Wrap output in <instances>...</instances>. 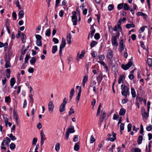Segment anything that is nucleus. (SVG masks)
<instances>
[{
    "label": "nucleus",
    "instance_id": "obj_1",
    "mask_svg": "<svg viewBox=\"0 0 152 152\" xmlns=\"http://www.w3.org/2000/svg\"><path fill=\"white\" fill-rule=\"evenodd\" d=\"M121 94L122 96L125 97H127V95L129 94V88L124 85H122L121 86Z\"/></svg>",
    "mask_w": 152,
    "mask_h": 152
},
{
    "label": "nucleus",
    "instance_id": "obj_2",
    "mask_svg": "<svg viewBox=\"0 0 152 152\" xmlns=\"http://www.w3.org/2000/svg\"><path fill=\"white\" fill-rule=\"evenodd\" d=\"M48 110L50 113L52 114L53 113V110L54 107V106L53 104V102L52 101H50L49 102L48 105Z\"/></svg>",
    "mask_w": 152,
    "mask_h": 152
},
{
    "label": "nucleus",
    "instance_id": "obj_3",
    "mask_svg": "<svg viewBox=\"0 0 152 152\" xmlns=\"http://www.w3.org/2000/svg\"><path fill=\"white\" fill-rule=\"evenodd\" d=\"M117 36H113L112 37L111 42L112 45L113 46L117 47L118 45V44L117 40Z\"/></svg>",
    "mask_w": 152,
    "mask_h": 152
},
{
    "label": "nucleus",
    "instance_id": "obj_4",
    "mask_svg": "<svg viewBox=\"0 0 152 152\" xmlns=\"http://www.w3.org/2000/svg\"><path fill=\"white\" fill-rule=\"evenodd\" d=\"M132 62L129 61L127 64L126 65L122 64L121 65V67L124 70H126L132 66Z\"/></svg>",
    "mask_w": 152,
    "mask_h": 152
},
{
    "label": "nucleus",
    "instance_id": "obj_5",
    "mask_svg": "<svg viewBox=\"0 0 152 152\" xmlns=\"http://www.w3.org/2000/svg\"><path fill=\"white\" fill-rule=\"evenodd\" d=\"M141 113L142 115V118L143 119L147 118L149 116V113L148 112L146 113L145 111V109L142 107L141 110Z\"/></svg>",
    "mask_w": 152,
    "mask_h": 152
},
{
    "label": "nucleus",
    "instance_id": "obj_6",
    "mask_svg": "<svg viewBox=\"0 0 152 152\" xmlns=\"http://www.w3.org/2000/svg\"><path fill=\"white\" fill-rule=\"evenodd\" d=\"M125 47V45H124V40L121 39L119 42V51L120 52L122 51Z\"/></svg>",
    "mask_w": 152,
    "mask_h": 152
},
{
    "label": "nucleus",
    "instance_id": "obj_7",
    "mask_svg": "<svg viewBox=\"0 0 152 152\" xmlns=\"http://www.w3.org/2000/svg\"><path fill=\"white\" fill-rule=\"evenodd\" d=\"M10 59L8 58H4V60L6 62L5 64V67L6 68H8L11 67V64L10 63Z\"/></svg>",
    "mask_w": 152,
    "mask_h": 152
},
{
    "label": "nucleus",
    "instance_id": "obj_8",
    "mask_svg": "<svg viewBox=\"0 0 152 152\" xmlns=\"http://www.w3.org/2000/svg\"><path fill=\"white\" fill-rule=\"evenodd\" d=\"M72 37L71 34L70 33H69L66 35V40L68 43L69 44H71L72 42L71 39Z\"/></svg>",
    "mask_w": 152,
    "mask_h": 152
},
{
    "label": "nucleus",
    "instance_id": "obj_9",
    "mask_svg": "<svg viewBox=\"0 0 152 152\" xmlns=\"http://www.w3.org/2000/svg\"><path fill=\"white\" fill-rule=\"evenodd\" d=\"M72 20L73 25L75 26L77 24V18L76 15H73L72 17Z\"/></svg>",
    "mask_w": 152,
    "mask_h": 152
},
{
    "label": "nucleus",
    "instance_id": "obj_10",
    "mask_svg": "<svg viewBox=\"0 0 152 152\" xmlns=\"http://www.w3.org/2000/svg\"><path fill=\"white\" fill-rule=\"evenodd\" d=\"M103 79L102 74L100 73L96 77V80L98 85L99 84Z\"/></svg>",
    "mask_w": 152,
    "mask_h": 152
},
{
    "label": "nucleus",
    "instance_id": "obj_11",
    "mask_svg": "<svg viewBox=\"0 0 152 152\" xmlns=\"http://www.w3.org/2000/svg\"><path fill=\"white\" fill-rule=\"evenodd\" d=\"M12 51L10 50V49H9L7 55H5V56L4 58H8L11 59V57L12 55Z\"/></svg>",
    "mask_w": 152,
    "mask_h": 152
},
{
    "label": "nucleus",
    "instance_id": "obj_12",
    "mask_svg": "<svg viewBox=\"0 0 152 152\" xmlns=\"http://www.w3.org/2000/svg\"><path fill=\"white\" fill-rule=\"evenodd\" d=\"M66 45V40L64 38H62L61 44L60 46V48H64Z\"/></svg>",
    "mask_w": 152,
    "mask_h": 152
},
{
    "label": "nucleus",
    "instance_id": "obj_13",
    "mask_svg": "<svg viewBox=\"0 0 152 152\" xmlns=\"http://www.w3.org/2000/svg\"><path fill=\"white\" fill-rule=\"evenodd\" d=\"M113 56V52L111 50H108L107 55V57L109 59L112 58Z\"/></svg>",
    "mask_w": 152,
    "mask_h": 152
},
{
    "label": "nucleus",
    "instance_id": "obj_14",
    "mask_svg": "<svg viewBox=\"0 0 152 152\" xmlns=\"http://www.w3.org/2000/svg\"><path fill=\"white\" fill-rule=\"evenodd\" d=\"M66 132H68L69 133H74L75 132L74 127L71 126L68 129Z\"/></svg>",
    "mask_w": 152,
    "mask_h": 152
},
{
    "label": "nucleus",
    "instance_id": "obj_15",
    "mask_svg": "<svg viewBox=\"0 0 152 152\" xmlns=\"http://www.w3.org/2000/svg\"><path fill=\"white\" fill-rule=\"evenodd\" d=\"M116 134L114 132H112V137H109V140H110L111 141L113 142L116 139Z\"/></svg>",
    "mask_w": 152,
    "mask_h": 152
},
{
    "label": "nucleus",
    "instance_id": "obj_16",
    "mask_svg": "<svg viewBox=\"0 0 152 152\" xmlns=\"http://www.w3.org/2000/svg\"><path fill=\"white\" fill-rule=\"evenodd\" d=\"M125 78V76L124 75H120L118 81V83L120 84L123 82Z\"/></svg>",
    "mask_w": 152,
    "mask_h": 152
},
{
    "label": "nucleus",
    "instance_id": "obj_17",
    "mask_svg": "<svg viewBox=\"0 0 152 152\" xmlns=\"http://www.w3.org/2000/svg\"><path fill=\"white\" fill-rule=\"evenodd\" d=\"M24 11L22 10L20 11L18 14V16L19 18V19H22L24 17Z\"/></svg>",
    "mask_w": 152,
    "mask_h": 152
},
{
    "label": "nucleus",
    "instance_id": "obj_18",
    "mask_svg": "<svg viewBox=\"0 0 152 152\" xmlns=\"http://www.w3.org/2000/svg\"><path fill=\"white\" fill-rule=\"evenodd\" d=\"M85 53V51L83 50L80 54H79V52L77 54V57L80 59H82L84 57Z\"/></svg>",
    "mask_w": 152,
    "mask_h": 152
},
{
    "label": "nucleus",
    "instance_id": "obj_19",
    "mask_svg": "<svg viewBox=\"0 0 152 152\" xmlns=\"http://www.w3.org/2000/svg\"><path fill=\"white\" fill-rule=\"evenodd\" d=\"M118 26L116 25H115L113 28V30L114 31H116V35L117 36V37H118L120 35V33L119 32L120 31H118Z\"/></svg>",
    "mask_w": 152,
    "mask_h": 152
},
{
    "label": "nucleus",
    "instance_id": "obj_20",
    "mask_svg": "<svg viewBox=\"0 0 152 152\" xmlns=\"http://www.w3.org/2000/svg\"><path fill=\"white\" fill-rule=\"evenodd\" d=\"M75 93L74 89L73 88L71 89L70 92L69 97L70 100H71L74 95Z\"/></svg>",
    "mask_w": 152,
    "mask_h": 152
},
{
    "label": "nucleus",
    "instance_id": "obj_21",
    "mask_svg": "<svg viewBox=\"0 0 152 152\" xmlns=\"http://www.w3.org/2000/svg\"><path fill=\"white\" fill-rule=\"evenodd\" d=\"M126 110L124 108H121L120 109V111L119 112V115H124L125 113Z\"/></svg>",
    "mask_w": 152,
    "mask_h": 152
},
{
    "label": "nucleus",
    "instance_id": "obj_22",
    "mask_svg": "<svg viewBox=\"0 0 152 152\" xmlns=\"http://www.w3.org/2000/svg\"><path fill=\"white\" fill-rule=\"evenodd\" d=\"M121 19H120L118 20V23L117 26H118V31H120L122 32V28L121 27Z\"/></svg>",
    "mask_w": 152,
    "mask_h": 152
},
{
    "label": "nucleus",
    "instance_id": "obj_23",
    "mask_svg": "<svg viewBox=\"0 0 152 152\" xmlns=\"http://www.w3.org/2000/svg\"><path fill=\"white\" fill-rule=\"evenodd\" d=\"M65 105L61 104L59 106V111L61 113L63 112L65 110Z\"/></svg>",
    "mask_w": 152,
    "mask_h": 152
},
{
    "label": "nucleus",
    "instance_id": "obj_24",
    "mask_svg": "<svg viewBox=\"0 0 152 152\" xmlns=\"http://www.w3.org/2000/svg\"><path fill=\"white\" fill-rule=\"evenodd\" d=\"M79 142H78L75 144L74 146V150L76 151H78L79 149Z\"/></svg>",
    "mask_w": 152,
    "mask_h": 152
},
{
    "label": "nucleus",
    "instance_id": "obj_25",
    "mask_svg": "<svg viewBox=\"0 0 152 152\" xmlns=\"http://www.w3.org/2000/svg\"><path fill=\"white\" fill-rule=\"evenodd\" d=\"M142 136L141 135L139 136L137 139V142L139 145L142 142Z\"/></svg>",
    "mask_w": 152,
    "mask_h": 152
},
{
    "label": "nucleus",
    "instance_id": "obj_26",
    "mask_svg": "<svg viewBox=\"0 0 152 152\" xmlns=\"http://www.w3.org/2000/svg\"><path fill=\"white\" fill-rule=\"evenodd\" d=\"M15 79L14 77L12 78L10 80V85L11 87L12 88L15 83Z\"/></svg>",
    "mask_w": 152,
    "mask_h": 152
},
{
    "label": "nucleus",
    "instance_id": "obj_27",
    "mask_svg": "<svg viewBox=\"0 0 152 152\" xmlns=\"http://www.w3.org/2000/svg\"><path fill=\"white\" fill-rule=\"evenodd\" d=\"M28 49L27 48H25L24 46H23V48H22L21 52V54L22 55H24L26 52L27 51Z\"/></svg>",
    "mask_w": 152,
    "mask_h": 152
},
{
    "label": "nucleus",
    "instance_id": "obj_28",
    "mask_svg": "<svg viewBox=\"0 0 152 152\" xmlns=\"http://www.w3.org/2000/svg\"><path fill=\"white\" fill-rule=\"evenodd\" d=\"M137 15L138 16H143L145 18H147V15L144 14L143 13L140 12H138L137 13Z\"/></svg>",
    "mask_w": 152,
    "mask_h": 152
},
{
    "label": "nucleus",
    "instance_id": "obj_29",
    "mask_svg": "<svg viewBox=\"0 0 152 152\" xmlns=\"http://www.w3.org/2000/svg\"><path fill=\"white\" fill-rule=\"evenodd\" d=\"M13 118L15 119H18V114L15 111V108H14L13 113Z\"/></svg>",
    "mask_w": 152,
    "mask_h": 152
},
{
    "label": "nucleus",
    "instance_id": "obj_30",
    "mask_svg": "<svg viewBox=\"0 0 152 152\" xmlns=\"http://www.w3.org/2000/svg\"><path fill=\"white\" fill-rule=\"evenodd\" d=\"M57 50V45H54L53 46L52 52L53 54L55 53Z\"/></svg>",
    "mask_w": 152,
    "mask_h": 152
},
{
    "label": "nucleus",
    "instance_id": "obj_31",
    "mask_svg": "<svg viewBox=\"0 0 152 152\" xmlns=\"http://www.w3.org/2000/svg\"><path fill=\"white\" fill-rule=\"evenodd\" d=\"M95 29H93V30L91 31V34H88V39H89L90 35V37H91V38H92L94 33L95 32Z\"/></svg>",
    "mask_w": 152,
    "mask_h": 152
},
{
    "label": "nucleus",
    "instance_id": "obj_32",
    "mask_svg": "<svg viewBox=\"0 0 152 152\" xmlns=\"http://www.w3.org/2000/svg\"><path fill=\"white\" fill-rule=\"evenodd\" d=\"M131 93L133 97H135L136 96V92L134 89L132 88H131Z\"/></svg>",
    "mask_w": 152,
    "mask_h": 152
},
{
    "label": "nucleus",
    "instance_id": "obj_33",
    "mask_svg": "<svg viewBox=\"0 0 152 152\" xmlns=\"http://www.w3.org/2000/svg\"><path fill=\"white\" fill-rule=\"evenodd\" d=\"M36 58L35 57H33L31 58L30 61V62L31 64H33L35 63L36 61Z\"/></svg>",
    "mask_w": 152,
    "mask_h": 152
},
{
    "label": "nucleus",
    "instance_id": "obj_34",
    "mask_svg": "<svg viewBox=\"0 0 152 152\" xmlns=\"http://www.w3.org/2000/svg\"><path fill=\"white\" fill-rule=\"evenodd\" d=\"M21 38L23 43L26 42V35L23 33H22Z\"/></svg>",
    "mask_w": 152,
    "mask_h": 152
},
{
    "label": "nucleus",
    "instance_id": "obj_35",
    "mask_svg": "<svg viewBox=\"0 0 152 152\" xmlns=\"http://www.w3.org/2000/svg\"><path fill=\"white\" fill-rule=\"evenodd\" d=\"M15 3L16 7L18 8L19 10H20L21 9V7L20 4L19 0L15 1Z\"/></svg>",
    "mask_w": 152,
    "mask_h": 152
},
{
    "label": "nucleus",
    "instance_id": "obj_36",
    "mask_svg": "<svg viewBox=\"0 0 152 152\" xmlns=\"http://www.w3.org/2000/svg\"><path fill=\"white\" fill-rule=\"evenodd\" d=\"M60 144L59 143H57L55 145V149L56 151L58 152L60 148Z\"/></svg>",
    "mask_w": 152,
    "mask_h": 152
},
{
    "label": "nucleus",
    "instance_id": "obj_37",
    "mask_svg": "<svg viewBox=\"0 0 152 152\" xmlns=\"http://www.w3.org/2000/svg\"><path fill=\"white\" fill-rule=\"evenodd\" d=\"M147 63L149 66H151L152 65V59L151 58H148L147 60Z\"/></svg>",
    "mask_w": 152,
    "mask_h": 152
},
{
    "label": "nucleus",
    "instance_id": "obj_38",
    "mask_svg": "<svg viewBox=\"0 0 152 152\" xmlns=\"http://www.w3.org/2000/svg\"><path fill=\"white\" fill-rule=\"evenodd\" d=\"M51 34L50 29V28H48L45 32V35L46 36L49 37Z\"/></svg>",
    "mask_w": 152,
    "mask_h": 152
},
{
    "label": "nucleus",
    "instance_id": "obj_39",
    "mask_svg": "<svg viewBox=\"0 0 152 152\" xmlns=\"http://www.w3.org/2000/svg\"><path fill=\"white\" fill-rule=\"evenodd\" d=\"M131 152H141V150L140 148H136L132 150Z\"/></svg>",
    "mask_w": 152,
    "mask_h": 152
},
{
    "label": "nucleus",
    "instance_id": "obj_40",
    "mask_svg": "<svg viewBox=\"0 0 152 152\" xmlns=\"http://www.w3.org/2000/svg\"><path fill=\"white\" fill-rule=\"evenodd\" d=\"M126 27L127 28H130L131 27H135V25L133 23H132L131 24H128L126 25Z\"/></svg>",
    "mask_w": 152,
    "mask_h": 152
},
{
    "label": "nucleus",
    "instance_id": "obj_41",
    "mask_svg": "<svg viewBox=\"0 0 152 152\" xmlns=\"http://www.w3.org/2000/svg\"><path fill=\"white\" fill-rule=\"evenodd\" d=\"M97 42L95 41H93L90 44V47L91 48L94 47L95 45L97 44Z\"/></svg>",
    "mask_w": 152,
    "mask_h": 152
},
{
    "label": "nucleus",
    "instance_id": "obj_42",
    "mask_svg": "<svg viewBox=\"0 0 152 152\" xmlns=\"http://www.w3.org/2000/svg\"><path fill=\"white\" fill-rule=\"evenodd\" d=\"M11 99L9 96H6L5 98V102L6 103H10Z\"/></svg>",
    "mask_w": 152,
    "mask_h": 152
},
{
    "label": "nucleus",
    "instance_id": "obj_43",
    "mask_svg": "<svg viewBox=\"0 0 152 152\" xmlns=\"http://www.w3.org/2000/svg\"><path fill=\"white\" fill-rule=\"evenodd\" d=\"M123 7L124 10H129V6L126 3L124 4V5H123Z\"/></svg>",
    "mask_w": 152,
    "mask_h": 152
},
{
    "label": "nucleus",
    "instance_id": "obj_44",
    "mask_svg": "<svg viewBox=\"0 0 152 152\" xmlns=\"http://www.w3.org/2000/svg\"><path fill=\"white\" fill-rule=\"evenodd\" d=\"M81 92H79L77 94V96L76 97V100H77V103H78L79 102L80 97L81 95Z\"/></svg>",
    "mask_w": 152,
    "mask_h": 152
},
{
    "label": "nucleus",
    "instance_id": "obj_45",
    "mask_svg": "<svg viewBox=\"0 0 152 152\" xmlns=\"http://www.w3.org/2000/svg\"><path fill=\"white\" fill-rule=\"evenodd\" d=\"M95 140H96L93 135H91L90 139V143H92L95 141Z\"/></svg>",
    "mask_w": 152,
    "mask_h": 152
},
{
    "label": "nucleus",
    "instance_id": "obj_46",
    "mask_svg": "<svg viewBox=\"0 0 152 152\" xmlns=\"http://www.w3.org/2000/svg\"><path fill=\"white\" fill-rule=\"evenodd\" d=\"M36 43L38 46H42L41 40H36Z\"/></svg>",
    "mask_w": 152,
    "mask_h": 152
},
{
    "label": "nucleus",
    "instance_id": "obj_47",
    "mask_svg": "<svg viewBox=\"0 0 152 152\" xmlns=\"http://www.w3.org/2000/svg\"><path fill=\"white\" fill-rule=\"evenodd\" d=\"M40 135L41 139H46V138L45 137V135L42 130H41V131Z\"/></svg>",
    "mask_w": 152,
    "mask_h": 152
},
{
    "label": "nucleus",
    "instance_id": "obj_48",
    "mask_svg": "<svg viewBox=\"0 0 152 152\" xmlns=\"http://www.w3.org/2000/svg\"><path fill=\"white\" fill-rule=\"evenodd\" d=\"M147 26H142L140 28V29L139 30V32L140 33H141L143 32L145 30V28H147Z\"/></svg>",
    "mask_w": 152,
    "mask_h": 152
},
{
    "label": "nucleus",
    "instance_id": "obj_49",
    "mask_svg": "<svg viewBox=\"0 0 152 152\" xmlns=\"http://www.w3.org/2000/svg\"><path fill=\"white\" fill-rule=\"evenodd\" d=\"M9 137L12 140L14 141L16 140V138L15 136L13 135L12 134H10Z\"/></svg>",
    "mask_w": 152,
    "mask_h": 152
},
{
    "label": "nucleus",
    "instance_id": "obj_50",
    "mask_svg": "<svg viewBox=\"0 0 152 152\" xmlns=\"http://www.w3.org/2000/svg\"><path fill=\"white\" fill-rule=\"evenodd\" d=\"M15 148V145L13 143H12L10 145V148L11 149L13 150Z\"/></svg>",
    "mask_w": 152,
    "mask_h": 152
},
{
    "label": "nucleus",
    "instance_id": "obj_51",
    "mask_svg": "<svg viewBox=\"0 0 152 152\" xmlns=\"http://www.w3.org/2000/svg\"><path fill=\"white\" fill-rule=\"evenodd\" d=\"M132 126L131 124H129L127 125V131L128 132H130L132 129Z\"/></svg>",
    "mask_w": 152,
    "mask_h": 152
},
{
    "label": "nucleus",
    "instance_id": "obj_52",
    "mask_svg": "<svg viewBox=\"0 0 152 152\" xmlns=\"http://www.w3.org/2000/svg\"><path fill=\"white\" fill-rule=\"evenodd\" d=\"M30 57L29 56L26 55L25 59V63H27L28 62V59L30 58Z\"/></svg>",
    "mask_w": 152,
    "mask_h": 152
},
{
    "label": "nucleus",
    "instance_id": "obj_53",
    "mask_svg": "<svg viewBox=\"0 0 152 152\" xmlns=\"http://www.w3.org/2000/svg\"><path fill=\"white\" fill-rule=\"evenodd\" d=\"M144 130H143V126L142 124H141L140 127V134L143 135V132Z\"/></svg>",
    "mask_w": 152,
    "mask_h": 152
},
{
    "label": "nucleus",
    "instance_id": "obj_54",
    "mask_svg": "<svg viewBox=\"0 0 152 152\" xmlns=\"http://www.w3.org/2000/svg\"><path fill=\"white\" fill-rule=\"evenodd\" d=\"M115 145H113L109 149V151L110 152H113V149H115Z\"/></svg>",
    "mask_w": 152,
    "mask_h": 152
},
{
    "label": "nucleus",
    "instance_id": "obj_55",
    "mask_svg": "<svg viewBox=\"0 0 152 152\" xmlns=\"http://www.w3.org/2000/svg\"><path fill=\"white\" fill-rule=\"evenodd\" d=\"M35 37L36 39V40H41L42 38V36L39 34H36L35 36Z\"/></svg>",
    "mask_w": 152,
    "mask_h": 152
},
{
    "label": "nucleus",
    "instance_id": "obj_56",
    "mask_svg": "<svg viewBox=\"0 0 152 152\" xmlns=\"http://www.w3.org/2000/svg\"><path fill=\"white\" fill-rule=\"evenodd\" d=\"M100 35L99 33H96L94 36L95 39H96L98 40L100 38Z\"/></svg>",
    "mask_w": 152,
    "mask_h": 152
},
{
    "label": "nucleus",
    "instance_id": "obj_57",
    "mask_svg": "<svg viewBox=\"0 0 152 152\" xmlns=\"http://www.w3.org/2000/svg\"><path fill=\"white\" fill-rule=\"evenodd\" d=\"M8 144V143L6 140H4L1 143V145L3 146H6Z\"/></svg>",
    "mask_w": 152,
    "mask_h": 152
},
{
    "label": "nucleus",
    "instance_id": "obj_58",
    "mask_svg": "<svg viewBox=\"0 0 152 152\" xmlns=\"http://www.w3.org/2000/svg\"><path fill=\"white\" fill-rule=\"evenodd\" d=\"M113 9V6L112 4H110L108 7V10L111 11Z\"/></svg>",
    "mask_w": 152,
    "mask_h": 152
},
{
    "label": "nucleus",
    "instance_id": "obj_59",
    "mask_svg": "<svg viewBox=\"0 0 152 152\" xmlns=\"http://www.w3.org/2000/svg\"><path fill=\"white\" fill-rule=\"evenodd\" d=\"M70 111L69 112V115H72V114L74 113H75V111H74L73 109H72V107H71L70 108Z\"/></svg>",
    "mask_w": 152,
    "mask_h": 152
},
{
    "label": "nucleus",
    "instance_id": "obj_60",
    "mask_svg": "<svg viewBox=\"0 0 152 152\" xmlns=\"http://www.w3.org/2000/svg\"><path fill=\"white\" fill-rule=\"evenodd\" d=\"M37 139L36 138H34L33 139V140H32V145H35L36 144V142H37Z\"/></svg>",
    "mask_w": 152,
    "mask_h": 152
},
{
    "label": "nucleus",
    "instance_id": "obj_61",
    "mask_svg": "<svg viewBox=\"0 0 152 152\" xmlns=\"http://www.w3.org/2000/svg\"><path fill=\"white\" fill-rule=\"evenodd\" d=\"M88 77L87 76H85L84 77L82 83H86L88 80Z\"/></svg>",
    "mask_w": 152,
    "mask_h": 152
},
{
    "label": "nucleus",
    "instance_id": "obj_62",
    "mask_svg": "<svg viewBox=\"0 0 152 152\" xmlns=\"http://www.w3.org/2000/svg\"><path fill=\"white\" fill-rule=\"evenodd\" d=\"M104 56L103 54L100 55L99 56V58L100 60H104Z\"/></svg>",
    "mask_w": 152,
    "mask_h": 152
},
{
    "label": "nucleus",
    "instance_id": "obj_63",
    "mask_svg": "<svg viewBox=\"0 0 152 152\" xmlns=\"http://www.w3.org/2000/svg\"><path fill=\"white\" fill-rule=\"evenodd\" d=\"M123 7V3H121L118 4L117 6V8L118 9H121Z\"/></svg>",
    "mask_w": 152,
    "mask_h": 152
},
{
    "label": "nucleus",
    "instance_id": "obj_64",
    "mask_svg": "<svg viewBox=\"0 0 152 152\" xmlns=\"http://www.w3.org/2000/svg\"><path fill=\"white\" fill-rule=\"evenodd\" d=\"M152 129V126L151 125H149L148 127L146 128V129L147 131H150Z\"/></svg>",
    "mask_w": 152,
    "mask_h": 152
}]
</instances>
